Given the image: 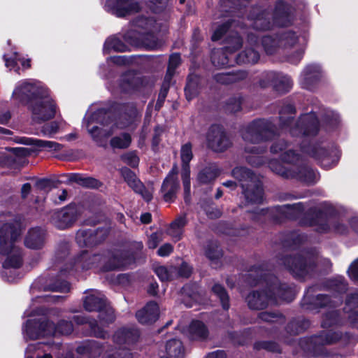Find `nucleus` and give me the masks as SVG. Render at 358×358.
I'll use <instances>...</instances> for the list:
<instances>
[{
  "label": "nucleus",
  "instance_id": "obj_58",
  "mask_svg": "<svg viewBox=\"0 0 358 358\" xmlns=\"http://www.w3.org/2000/svg\"><path fill=\"white\" fill-rule=\"evenodd\" d=\"M160 241L159 236L157 234H152L148 240V245L150 248H155Z\"/></svg>",
  "mask_w": 358,
  "mask_h": 358
},
{
  "label": "nucleus",
  "instance_id": "obj_37",
  "mask_svg": "<svg viewBox=\"0 0 358 358\" xmlns=\"http://www.w3.org/2000/svg\"><path fill=\"white\" fill-rule=\"evenodd\" d=\"M270 14L262 13L253 19V27L257 30H267L273 27V23L270 21Z\"/></svg>",
  "mask_w": 358,
  "mask_h": 358
},
{
  "label": "nucleus",
  "instance_id": "obj_17",
  "mask_svg": "<svg viewBox=\"0 0 358 358\" xmlns=\"http://www.w3.org/2000/svg\"><path fill=\"white\" fill-rule=\"evenodd\" d=\"M273 170L283 174L285 178H295L307 184L314 183L318 178L317 173L306 164L293 166L292 171L289 172H285L281 167L280 169L274 168Z\"/></svg>",
  "mask_w": 358,
  "mask_h": 358
},
{
  "label": "nucleus",
  "instance_id": "obj_28",
  "mask_svg": "<svg viewBox=\"0 0 358 358\" xmlns=\"http://www.w3.org/2000/svg\"><path fill=\"white\" fill-rule=\"evenodd\" d=\"M45 231L41 228L30 229L25 238V245L31 249H39L44 243Z\"/></svg>",
  "mask_w": 358,
  "mask_h": 358
},
{
  "label": "nucleus",
  "instance_id": "obj_30",
  "mask_svg": "<svg viewBox=\"0 0 358 358\" xmlns=\"http://www.w3.org/2000/svg\"><path fill=\"white\" fill-rule=\"evenodd\" d=\"M20 143L27 145H34L38 148H45L48 150L59 151L62 148V145L56 142L30 138H22L20 139Z\"/></svg>",
  "mask_w": 358,
  "mask_h": 358
},
{
  "label": "nucleus",
  "instance_id": "obj_16",
  "mask_svg": "<svg viewBox=\"0 0 358 358\" xmlns=\"http://www.w3.org/2000/svg\"><path fill=\"white\" fill-rule=\"evenodd\" d=\"M302 152H307L311 157L319 160L321 165L325 169L335 166L340 157L339 152L336 149L327 150L320 145H314L310 150L302 148Z\"/></svg>",
  "mask_w": 358,
  "mask_h": 358
},
{
  "label": "nucleus",
  "instance_id": "obj_45",
  "mask_svg": "<svg viewBox=\"0 0 358 358\" xmlns=\"http://www.w3.org/2000/svg\"><path fill=\"white\" fill-rule=\"evenodd\" d=\"M83 348L93 358H96L98 355H100L102 352L101 347L94 341L90 342L86 346L79 347L78 351L82 352Z\"/></svg>",
  "mask_w": 358,
  "mask_h": 358
},
{
  "label": "nucleus",
  "instance_id": "obj_55",
  "mask_svg": "<svg viewBox=\"0 0 358 358\" xmlns=\"http://www.w3.org/2000/svg\"><path fill=\"white\" fill-rule=\"evenodd\" d=\"M172 251L173 246L169 243H166L159 248L157 253L161 257H165L170 255L172 252Z\"/></svg>",
  "mask_w": 358,
  "mask_h": 358
},
{
  "label": "nucleus",
  "instance_id": "obj_21",
  "mask_svg": "<svg viewBox=\"0 0 358 358\" xmlns=\"http://www.w3.org/2000/svg\"><path fill=\"white\" fill-rule=\"evenodd\" d=\"M193 155L190 143L183 145L180 150V157L182 164V180L185 192L186 194L190 191L189 169V163L192 159Z\"/></svg>",
  "mask_w": 358,
  "mask_h": 358
},
{
  "label": "nucleus",
  "instance_id": "obj_41",
  "mask_svg": "<svg viewBox=\"0 0 358 358\" xmlns=\"http://www.w3.org/2000/svg\"><path fill=\"white\" fill-rule=\"evenodd\" d=\"M278 210L287 218H294L303 210V206L301 203L293 205H284L278 207Z\"/></svg>",
  "mask_w": 358,
  "mask_h": 358
},
{
  "label": "nucleus",
  "instance_id": "obj_8",
  "mask_svg": "<svg viewBox=\"0 0 358 358\" xmlns=\"http://www.w3.org/2000/svg\"><path fill=\"white\" fill-rule=\"evenodd\" d=\"M46 87L40 82L24 80L18 82L12 94L13 101L21 105H29L37 98Z\"/></svg>",
  "mask_w": 358,
  "mask_h": 358
},
{
  "label": "nucleus",
  "instance_id": "obj_59",
  "mask_svg": "<svg viewBox=\"0 0 358 358\" xmlns=\"http://www.w3.org/2000/svg\"><path fill=\"white\" fill-rule=\"evenodd\" d=\"M191 273L192 268L187 264L184 263L181 265L179 270V275L180 276L187 278L190 275Z\"/></svg>",
  "mask_w": 358,
  "mask_h": 358
},
{
  "label": "nucleus",
  "instance_id": "obj_53",
  "mask_svg": "<svg viewBox=\"0 0 358 358\" xmlns=\"http://www.w3.org/2000/svg\"><path fill=\"white\" fill-rule=\"evenodd\" d=\"M229 24H224L222 26L217 28L212 36V40L213 41H217L219 40L222 34L227 31L228 29Z\"/></svg>",
  "mask_w": 358,
  "mask_h": 358
},
{
  "label": "nucleus",
  "instance_id": "obj_46",
  "mask_svg": "<svg viewBox=\"0 0 358 358\" xmlns=\"http://www.w3.org/2000/svg\"><path fill=\"white\" fill-rule=\"evenodd\" d=\"M205 253L206 257L211 261H215L222 256L221 250L215 243L208 245Z\"/></svg>",
  "mask_w": 358,
  "mask_h": 358
},
{
  "label": "nucleus",
  "instance_id": "obj_26",
  "mask_svg": "<svg viewBox=\"0 0 358 358\" xmlns=\"http://www.w3.org/2000/svg\"><path fill=\"white\" fill-rule=\"evenodd\" d=\"M287 145L282 141H279L271 145V151L273 153L278 154L282 152V160L287 163H295L300 159V155L296 154L292 150L289 149L286 151Z\"/></svg>",
  "mask_w": 358,
  "mask_h": 358
},
{
  "label": "nucleus",
  "instance_id": "obj_35",
  "mask_svg": "<svg viewBox=\"0 0 358 358\" xmlns=\"http://www.w3.org/2000/svg\"><path fill=\"white\" fill-rule=\"evenodd\" d=\"M111 50L116 52H125L129 50V47L119 38L111 37L108 38L105 42L103 52H109Z\"/></svg>",
  "mask_w": 358,
  "mask_h": 358
},
{
  "label": "nucleus",
  "instance_id": "obj_56",
  "mask_svg": "<svg viewBox=\"0 0 358 358\" xmlns=\"http://www.w3.org/2000/svg\"><path fill=\"white\" fill-rule=\"evenodd\" d=\"M50 289L60 292H66L70 290V285L67 282L64 281L60 282L59 285H54L51 287Z\"/></svg>",
  "mask_w": 358,
  "mask_h": 358
},
{
  "label": "nucleus",
  "instance_id": "obj_63",
  "mask_svg": "<svg viewBox=\"0 0 358 358\" xmlns=\"http://www.w3.org/2000/svg\"><path fill=\"white\" fill-rule=\"evenodd\" d=\"M316 300L317 305L320 306H325L330 303L329 297L325 295H318Z\"/></svg>",
  "mask_w": 358,
  "mask_h": 358
},
{
  "label": "nucleus",
  "instance_id": "obj_3",
  "mask_svg": "<svg viewBox=\"0 0 358 358\" xmlns=\"http://www.w3.org/2000/svg\"><path fill=\"white\" fill-rule=\"evenodd\" d=\"M92 110L87 111L83 127L99 146L105 145L106 139L114 132L115 128L124 129L129 125L128 122H122V118L113 123L103 109H98L94 112Z\"/></svg>",
  "mask_w": 358,
  "mask_h": 358
},
{
  "label": "nucleus",
  "instance_id": "obj_7",
  "mask_svg": "<svg viewBox=\"0 0 358 358\" xmlns=\"http://www.w3.org/2000/svg\"><path fill=\"white\" fill-rule=\"evenodd\" d=\"M28 109L34 122H42L53 118L57 107L49 90L46 88L29 104Z\"/></svg>",
  "mask_w": 358,
  "mask_h": 358
},
{
  "label": "nucleus",
  "instance_id": "obj_29",
  "mask_svg": "<svg viewBox=\"0 0 358 358\" xmlns=\"http://www.w3.org/2000/svg\"><path fill=\"white\" fill-rule=\"evenodd\" d=\"M185 333L192 340L205 339L208 335V331L205 324L198 320L192 321Z\"/></svg>",
  "mask_w": 358,
  "mask_h": 358
},
{
  "label": "nucleus",
  "instance_id": "obj_20",
  "mask_svg": "<svg viewBox=\"0 0 358 358\" xmlns=\"http://www.w3.org/2000/svg\"><path fill=\"white\" fill-rule=\"evenodd\" d=\"M230 43L232 47L229 46L226 48L225 52L222 50L214 51L211 59L213 64L217 67H225L229 65V58L227 55V53H231L238 49L241 45V40L238 35L235 34L230 40Z\"/></svg>",
  "mask_w": 358,
  "mask_h": 358
},
{
  "label": "nucleus",
  "instance_id": "obj_48",
  "mask_svg": "<svg viewBox=\"0 0 358 358\" xmlns=\"http://www.w3.org/2000/svg\"><path fill=\"white\" fill-rule=\"evenodd\" d=\"M98 236V231L94 234L92 231L80 230L78 231L76 238L78 241L81 243L82 238H83L85 245L90 244L93 241H86L85 238L96 237Z\"/></svg>",
  "mask_w": 358,
  "mask_h": 358
},
{
  "label": "nucleus",
  "instance_id": "obj_5",
  "mask_svg": "<svg viewBox=\"0 0 358 358\" xmlns=\"http://www.w3.org/2000/svg\"><path fill=\"white\" fill-rule=\"evenodd\" d=\"M23 331L24 336L29 339H38L57 334H69L73 331V325L68 321L61 320L55 327L53 321L42 317L27 320Z\"/></svg>",
  "mask_w": 358,
  "mask_h": 358
},
{
  "label": "nucleus",
  "instance_id": "obj_23",
  "mask_svg": "<svg viewBox=\"0 0 358 358\" xmlns=\"http://www.w3.org/2000/svg\"><path fill=\"white\" fill-rule=\"evenodd\" d=\"M75 210L66 208L52 213L51 222L59 229H64L70 226L75 220Z\"/></svg>",
  "mask_w": 358,
  "mask_h": 358
},
{
  "label": "nucleus",
  "instance_id": "obj_52",
  "mask_svg": "<svg viewBox=\"0 0 358 358\" xmlns=\"http://www.w3.org/2000/svg\"><path fill=\"white\" fill-rule=\"evenodd\" d=\"M348 272L351 279L358 281V258L351 264Z\"/></svg>",
  "mask_w": 358,
  "mask_h": 358
},
{
  "label": "nucleus",
  "instance_id": "obj_4",
  "mask_svg": "<svg viewBox=\"0 0 358 358\" xmlns=\"http://www.w3.org/2000/svg\"><path fill=\"white\" fill-rule=\"evenodd\" d=\"M262 45L268 55H272L280 50H287L289 62L295 64L302 58L306 39L303 37L300 38L294 32L283 31L277 38L264 36L262 40Z\"/></svg>",
  "mask_w": 358,
  "mask_h": 358
},
{
  "label": "nucleus",
  "instance_id": "obj_10",
  "mask_svg": "<svg viewBox=\"0 0 358 358\" xmlns=\"http://www.w3.org/2000/svg\"><path fill=\"white\" fill-rule=\"evenodd\" d=\"M282 121L281 127L282 129H289V132L293 136L302 135H315L318 129V121L315 114L310 113L301 116L298 122L293 121L291 117L285 121Z\"/></svg>",
  "mask_w": 358,
  "mask_h": 358
},
{
  "label": "nucleus",
  "instance_id": "obj_33",
  "mask_svg": "<svg viewBox=\"0 0 358 358\" xmlns=\"http://www.w3.org/2000/svg\"><path fill=\"white\" fill-rule=\"evenodd\" d=\"M247 77V73L243 71H237L234 73H220L216 76V80L217 82L223 84H229L234 82H236L240 80H243Z\"/></svg>",
  "mask_w": 358,
  "mask_h": 358
},
{
  "label": "nucleus",
  "instance_id": "obj_40",
  "mask_svg": "<svg viewBox=\"0 0 358 358\" xmlns=\"http://www.w3.org/2000/svg\"><path fill=\"white\" fill-rule=\"evenodd\" d=\"M131 143V137L127 133L122 134L111 138L110 144L113 148L124 149Z\"/></svg>",
  "mask_w": 358,
  "mask_h": 358
},
{
  "label": "nucleus",
  "instance_id": "obj_49",
  "mask_svg": "<svg viewBox=\"0 0 358 358\" xmlns=\"http://www.w3.org/2000/svg\"><path fill=\"white\" fill-rule=\"evenodd\" d=\"M122 160L128 165L136 167L138 164V157L134 152L127 153L121 157Z\"/></svg>",
  "mask_w": 358,
  "mask_h": 358
},
{
  "label": "nucleus",
  "instance_id": "obj_12",
  "mask_svg": "<svg viewBox=\"0 0 358 358\" xmlns=\"http://www.w3.org/2000/svg\"><path fill=\"white\" fill-rule=\"evenodd\" d=\"M269 292L272 294H268L265 291L253 292L247 297L248 304L251 309L259 310L264 309L272 303H277V297L282 298L281 294L282 289L278 282L272 284L269 288Z\"/></svg>",
  "mask_w": 358,
  "mask_h": 358
},
{
  "label": "nucleus",
  "instance_id": "obj_1",
  "mask_svg": "<svg viewBox=\"0 0 358 358\" xmlns=\"http://www.w3.org/2000/svg\"><path fill=\"white\" fill-rule=\"evenodd\" d=\"M133 26L138 32V36H133L132 32L127 33L124 36V40L129 44L135 46H142L148 50L159 48L163 41L158 39L154 34L165 31L167 29L165 21L157 22L155 17H139L134 21Z\"/></svg>",
  "mask_w": 358,
  "mask_h": 358
},
{
  "label": "nucleus",
  "instance_id": "obj_31",
  "mask_svg": "<svg viewBox=\"0 0 358 358\" xmlns=\"http://www.w3.org/2000/svg\"><path fill=\"white\" fill-rule=\"evenodd\" d=\"M187 224L185 217L180 216L176 219L171 224L168 230L169 234L175 239L179 241L182 238L183 228Z\"/></svg>",
  "mask_w": 358,
  "mask_h": 358
},
{
  "label": "nucleus",
  "instance_id": "obj_22",
  "mask_svg": "<svg viewBox=\"0 0 358 358\" xmlns=\"http://www.w3.org/2000/svg\"><path fill=\"white\" fill-rule=\"evenodd\" d=\"M159 315V306L153 301L148 303L136 313V319L142 324H150L155 322L158 320Z\"/></svg>",
  "mask_w": 358,
  "mask_h": 358
},
{
  "label": "nucleus",
  "instance_id": "obj_64",
  "mask_svg": "<svg viewBox=\"0 0 358 358\" xmlns=\"http://www.w3.org/2000/svg\"><path fill=\"white\" fill-rule=\"evenodd\" d=\"M247 159L250 164L254 166H259L264 163L260 156L248 157Z\"/></svg>",
  "mask_w": 358,
  "mask_h": 358
},
{
  "label": "nucleus",
  "instance_id": "obj_42",
  "mask_svg": "<svg viewBox=\"0 0 358 358\" xmlns=\"http://www.w3.org/2000/svg\"><path fill=\"white\" fill-rule=\"evenodd\" d=\"M140 80L138 78L135 77L132 74H128L122 78V89L125 92H130L137 88V85Z\"/></svg>",
  "mask_w": 358,
  "mask_h": 358
},
{
  "label": "nucleus",
  "instance_id": "obj_38",
  "mask_svg": "<svg viewBox=\"0 0 358 358\" xmlns=\"http://www.w3.org/2000/svg\"><path fill=\"white\" fill-rule=\"evenodd\" d=\"M139 334L138 330H121L116 333L115 339L119 342H124L128 343H133L138 338Z\"/></svg>",
  "mask_w": 358,
  "mask_h": 358
},
{
  "label": "nucleus",
  "instance_id": "obj_15",
  "mask_svg": "<svg viewBox=\"0 0 358 358\" xmlns=\"http://www.w3.org/2000/svg\"><path fill=\"white\" fill-rule=\"evenodd\" d=\"M120 172L124 181L136 193L139 194L146 201L152 199L154 192L152 185H143L134 173L127 167L122 168Z\"/></svg>",
  "mask_w": 358,
  "mask_h": 358
},
{
  "label": "nucleus",
  "instance_id": "obj_11",
  "mask_svg": "<svg viewBox=\"0 0 358 358\" xmlns=\"http://www.w3.org/2000/svg\"><path fill=\"white\" fill-rule=\"evenodd\" d=\"M110 262H111L105 264L106 258L103 256L83 252L77 259L76 265V267L80 266L83 270L99 268L103 271L120 268L124 266V264L117 257H113Z\"/></svg>",
  "mask_w": 358,
  "mask_h": 358
},
{
  "label": "nucleus",
  "instance_id": "obj_36",
  "mask_svg": "<svg viewBox=\"0 0 358 358\" xmlns=\"http://www.w3.org/2000/svg\"><path fill=\"white\" fill-rule=\"evenodd\" d=\"M220 174V171L215 166L204 168L198 175V180L201 183H208L214 180Z\"/></svg>",
  "mask_w": 358,
  "mask_h": 358
},
{
  "label": "nucleus",
  "instance_id": "obj_2",
  "mask_svg": "<svg viewBox=\"0 0 358 358\" xmlns=\"http://www.w3.org/2000/svg\"><path fill=\"white\" fill-rule=\"evenodd\" d=\"M20 235V223L9 218L0 222V253L6 257L3 266L6 269L17 268L22 264L20 248L15 245Z\"/></svg>",
  "mask_w": 358,
  "mask_h": 358
},
{
  "label": "nucleus",
  "instance_id": "obj_39",
  "mask_svg": "<svg viewBox=\"0 0 358 358\" xmlns=\"http://www.w3.org/2000/svg\"><path fill=\"white\" fill-rule=\"evenodd\" d=\"M259 58V52L252 48H248L238 55V63H256Z\"/></svg>",
  "mask_w": 358,
  "mask_h": 358
},
{
  "label": "nucleus",
  "instance_id": "obj_25",
  "mask_svg": "<svg viewBox=\"0 0 358 358\" xmlns=\"http://www.w3.org/2000/svg\"><path fill=\"white\" fill-rule=\"evenodd\" d=\"M265 77L268 83L273 85L275 89L280 92H286L292 87V80L287 76L275 72H268Z\"/></svg>",
  "mask_w": 358,
  "mask_h": 358
},
{
  "label": "nucleus",
  "instance_id": "obj_61",
  "mask_svg": "<svg viewBox=\"0 0 358 358\" xmlns=\"http://www.w3.org/2000/svg\"><path fill=\"white\" fill-rule=\"evenodd\" d=\"M58 130V125L56 122H52L50 124L45 125L44 127V132L47 134H55Z\"/></svg>",
  "mask_w": 358,
  "mask_h": 358
},
{
  "label": "nucleus",
  "instance_id": "obj_57",
  "mask_svg": "<svg viewBox=\"0 0 358 358\" xmlns=\"http://www.w3.org/2000/svg\"><path fill=\"white\" fill-rule=\"evenodd\" d=\"M59 298L60 296L57 295H42L37 296L36 300L39 303H41L43 301L55 302Z\"/></svg>",
  "mask_w": 358,
  "mask_h": 358
},
{
  "label": "nucleus",
  "instance_id": "obj_43",
  "mask_svg": "<svg viewBox=\"0 0 358 358\" xmlns=\"http://www.w3.org/2000/svg\"><path fill=\"white\" fill-rule=\"evenodd\" d=\"M213 292L220 298L223 308L227 310L229 307V297L224 287L215 284L213 287Z\"/></svg>",
  "mask_w": 358,
  "mask_h": 358
},
{
  "label": "nucleus",
  "instance_id": "obj_19",
  "mask_svg": "<svg viewBox=\"0 0 358 358\" xmlns=\"http://www.w3.org/2000/svg\"><path fill=\"white\" fill-rule=\"evenodd\" d=\"M105 6L117 17H124L139 10L138 3L132 0H107Z\"/></svg>",
  "mask_w": 358,
  "mask_h": 358
},
{
  "label": "nucleus",
  "instance_id": "obj_14",
  "mask_svg": "<svg viewBox=\"0 0 358 358\" xmlns=\"http://www.w3.org/2000/svg\"><path fill=\"white\" fill-rule=\"evenodd\" d=\"M283 263L293 274L299 278L306 276L315 266L314 257L307 254L286 257Z\"/></svg>",
  "mask_w": 358,
  "mask_h": 358
},
{
  "label": "nucleus",
  "instance_id": "obj_60",
  "mask_svg": "<svg viewBox=\"0 0 358 358\" xmlns=\"http://www.w3.org/2000/svg\"><path fill=\"white\" fill-rule=\"evenodd\" d=\"M346 305L349 308L352 306L358 307V293L351 294L346 301Z\"/></svg>",
  "mask_w": 358,
  "mask_h": 358
},
{
  "label": "nucleus",
  "instance_id": "obj_13",
  "mask_svg": "<svg viewBox=\"0 0 358 358\" xmlns=\"http://www.w3.org/2000/svg\"><path fill=\"white\" fill-rule=\"evenodd\" d=\"M242 135L247 143L257 144L273 135V125L266 120H259L250 124Z\"/></svg>",
  "mask_w": 358,
  "mask_h": 358
},
{
  "label": "nucleus",
  "instance_id": "obj_9",
  "mask_svg": "<svg viewBox=\"0 0 358 358\" xmlns=\"http://www.w3.org/2000/svg\"><path fill=\"white\" fill-rule=\"evenodd\" d=\"M83 305L87 311L99 312L101 324L111 322L115 318L113 308L106 304L104 296L98 290H91L85 298Z\"/></svg>",
  "mask_w": 358,
  "mask_h": 358
},
{
  "label": "nucleus",
  "instance_id": "obj_27",
  "mask_svg": "<svg viewBox=\"0 0 358 358\" xmlns=\"http://www.w3.org/2000/svg\"><path fill=\"white\" fill-rule=\"evenodd\" d=\"M321 76L320 67L317 65H309L301 75V83L304 88L310 89L312 83L317 80Z\"/></svg>",
  "mask_w": 358,
  "mask_h": 358
},
{
  "label": "nucleus",
  "instance_id": "obj_6",
  "mask_svg": "<svg viewBox=\"0 0 358 358\" xmlns=\"http://www.w3.org/2000/svg\"><path fill=\"white\" fill-rule=\"evenodd\" d=\"M232 176L241 183L243 194L248 203H260L263 200V189L259 178L250 170L237 167L232 171Z\"/></svg>",
  "mask_w": 358,
  "mask_h": 358
},
{
  "label": "nucleus",
  "instance_id": "obj_54",
  "mask_svg": "<svg viewBox=\"0 0 358 358\" xmlns=\"http://www.w3.org/2000/svg\"><path fill=\"white\" fill-rule=\"evenodd\" d=\"M268 166L269 168L275 173H276L277 174H279L280 176H282L283 177H285V176L282 173H278V171L273 170L274 168H276V169H280V167L282 169V170L285 171V172H289V171H292V169H285L278 161L277 160H271L268 162Z\"/></svg>",
  "mask_w": 358,
  "mask_h": 358
},
{
  "label": "nucleus",
  "instance_id": "obj_32",
  "mask_svg": "<svg viewBox=\"0 0 358 358\" xmlns=\"http://www.w3.org/2000/svg\"><path fill=\"white\" fill-rule=\"evenodd\" d=\"M289 8L283 2H279L275 9V22L280 26L286 25L289 22Z\"/></svg>",
  "mask_w": 358,
  "mask_h": 358
},
{
  "label": "nucleus",
  "instance_id": "obj_44",
  "mask_svg": "<svg viewBox=\"0 0 358 358\" xmlns=\"http://www.w3.org/2000/svg\"><path fill=\"white\" fill-rule=\"evenodd\" d=\"M180 63V56L178 54H173L170 56L169 63L167 69V73L165 77L166 80H170L174 74L175 69Z\"/></svg>",
  "mask_w": 358,
  "mask_h": 358
},
{
  "label": "nucleus",
  "instance_id": "obj_18",
  "mask_svg": "<svg viewBox=\"0 0 358 358\" xmlns=\"http://www.w3.org/2000/svg\"><path fill=\"white\" fill-rule=\"evenodd\" d=\"M208 145L214 151L222 152L231 144L228 137L219 126H213L207 134Z\"/></svg>",
  "mask_w": 358,
  "mask_h": 358
},
{
  "label": "nucleus",
  "instance_id": "obj_50",
  "mask_svg": "<svg viewBox=\"0 0 358 358\" xmlns=\"http://www.w3.org/2000/svg\"><path fill=\"white\" fill-rule=\"evenodd\" d=\"M339 120V115L337 113L333 111H329L325 116L324 122L326 124L334 127L338 124Z\"/></svg>",
  "mask_w": 358,
  "mask_h": 358
},
{
  "label": "nucleus",
  "instance_id": "obj_34",
  "mask_svg": "<svg viewBox=\"0 0 358 358\" xmlns=\"http://www.w3.org/2000/svg\"><path fill=\"white\" fill-rule=\"evenodd\" d=\"M69 180L71 182H75L78 185L86 187L95 188L98 187L100 185V182L97 180L92 178L84 177L78 173L71 174L69 176Z\"/></svg>",
  "mask_w": 358,
  "mask_h": 358
},
{
  "label": "nucleus",
  "instance_id": "obj_24",
  "mask_svg": "<svg viewBox=\"0 0 358 358\" xmlns=\"http://www.w3.org/2000/svg\"><path fill=\"white\" fill-rule=\"evenodd\" d=\"M179 184L177 179V171L172 169L162 186V192L166 201H171L175 197Z\"/></svg>",
  "mask_w": 358,
  "mask_h": 358
},
{
  "label": "nucleus",
  "instance_id": "obj_47",
  "mask_svg": "<svg viewBox=\"0 0 358 358\" xmlns=\"http://www.w3.org/2000/svg\"><path fill=\"white\" fill-rule=\"evenodd\" d=\"M172 268L168 269L166 267L160 266L155 268V273L162 281H168L172 277Z\"/></svg>",
  "mask_w": 358,
  "mask_h": 358
},
{
  "label": "nucleus",
  "instance_id": "obj_51",
  "mask_svg": "<svg viewBox=\"0 0 358 358\" xmlns=\"http://www.w3.org/2000/svg\"><path fill=\"white\" fill-rule=\"evenodd\" d=\"M3 58L5 60L6 66L10 69H12L15 66L18 60L16 52H13L12 55L5 54L3 55Z\"/></svg>",
  "mask_w": 358,
  "mask_h": 358
},
{
  "label": "nucleus",
  "instance_id": "obj_62",
  "mask_svg": "<svg viewBox=\"0 0 358 358\" xmlns=\"http://www.w3.org/2000/svg\"><path fill=\"white\" fill-rule=\"evenodd\" d=\"M260 318L266 322H272L275 320L277 315L270 313H262L260 314Z\"/></svg>",
  "mask_w": 358,
  "mask_h": 358
}]
</instances>
